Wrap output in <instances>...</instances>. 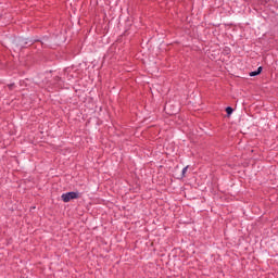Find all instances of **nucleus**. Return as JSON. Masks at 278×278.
Listing matches in <instances>:
<instances>
[{
	"instance_id": "1",
	"label": "nucleus",
	"mask_w": 278,
	"mask_h": 278,
	"mask_svg": "<svg viewBox=\"0 0 278 278\" xmlns=\"http://www.w3.org/2000/svg\"><path fill=\"white\" fill-rule=\"evenodd\" d=\"M79 193L77 192H67V193H63L61 195V199L64 201V203H68V201H72V199H78Z\"/></svg>"
},
{
	"instance_id": "2",
	"label": "nucleus",
	"mask_w": 278,
	"mask_h": 278,
	"mask_svg": "<svg viewBox=\"0 0 278 278\" xmlns=\"http://www.w3.org/2000/svg\"><path fill=\"white\" fill-rule=\"evenodd\" d=\"M262 73V66L257 68V71L251 72L250 77H256V75H260Z\"/></svg>"
},
{
	"instance_id": "3",
	"label": "nucleus",
	"mask_w": 278,
	"mask_h": 278,
	"mask_svg": "<svg viewBox=\"0 0 278 278\" xmlns=\"http://www.w3.org/2000/svg\"><path fill=\"white\" fill-rule=\"evenodd\" d=\"M226 112H227L228 116H231V114H233V109L231 106H227Z\"/></svg>"
},
{
	"instance_id": "4",
	"label": "nucleus",
	"mask_w": 278,
	"mask_h": 278,
	"mask_svg": "<svg viewBox=\"0 0 278 278\" xmlns=\"http://www.w3.org/2000/svg\"><path fill=\"white\" fill-rule=\"evenodd\" d=\"M186 173H188V166H186V167L182 169L181 177H186Z\"/></svg>"
}]
</instances>
